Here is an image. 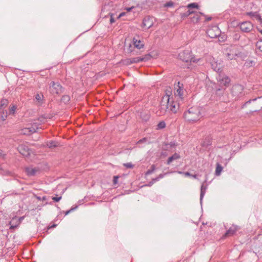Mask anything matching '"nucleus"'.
<instances>
[{"label": "nucleus", "mask_w": 262, "mask_h": 262, "mask_svg": "<svg viewBox=\"0 0 262 262\" xmlns=\"http://www.w3.org/2000/svg\"><path fill=\"white\" fill-rule=\"evenodd\" d=\"M180 107V102L175 101L173 97H170V95L166 93L163 96L161 103V108L164 111L171 112L176 113Z\"/></svg>", "instance_id": "1"}, {"label": "nucleus", "mask_w": 262, "mask_h": 262, "mask_svg": "<svg viewBox=\"0 0 262 262\" xmlns=\"http://www.w3.org/2000/svg\"><path fill=\"white\" fill-rule=\"evenodd\" d=\"M185 119L189 122H194L199 120L201 117L200 109L197 106L189 108L184 114Z\"/></svg>", "instance_id": "2"}, {"label": "nucleus", "mask_w": 262, "mask_h": 262, "mask_svg": "<svg viewBox=\"0 0 262 262\" xmlns=\"http://www.w3.org/2000/svg\"><path fill=\"white\" fill-rule=\"evenodd\" d=\"M226 88L222 86L215 85L212 98L215 100H223L224 95H226Z\"/></svg>", "instance_id": "3"}, {"label": "nucleus", "mask_w": 262, "mask_h": 262, "mask_svg": "<svg viewBox=\"0 0 262 262\" xmlns=\"http://www.w3.org/2000/svg\"><path fill=\"white\" fill-rule=\"evenodd\" d=\"M225 55L228 60L235 59L236 57H242V53L235 46L231 47L230 49L227 50Z\"/></svg>", "instance_id": "4"}, {"label": "nucleus", "mask_w": 262, "mask_h": 262, "mask_svg": "<svg viewBox=\"0 0 262 262\" xmlns=\"http://www.w3.org/2000/svg\"><path fill=\"white\" fill-rule=\"evenodd\" d=\"M206 33L210 38H215L219 37V41H221L219 38L221 34V31L217 26L209 27L207 30Z\"/></svg>", "instance_id": "5"}, {"label": "nucleus", "mask_w": 262, "mask_h": 262, "mask_svg": "<svg viewBox=\"0 0 262 262\" xmlns=\"http://www.w3.org/2000/svg\"><path fill=\"white\" fill-rule=\"evenodd\" d=\"M50 91L52 94H59L63 92V89L58 82L52 81L50 84Z\"/></svg>", "instance_id": "6"}, {"label": "nucleus", "mask_w": 262, "mask_h": 262, "mask_svg": "<svg viewBox=\"0 0 262 262\" xmlns=\"http://www.w3.org/2000/svg\"><path fill=\"white\" fill-rule=\"evenodd\" d=\"M244 87L241 84L234 85L231 89V93L233 96L235 97V99L243 96L244 94L243 93Z\"/></svg>", "instance_id": "7"}, {"label": "nucleus", "mask_w": 262, "mask_h": 262, "mask_svg": "<svg viewBox=\"0 0 262 262\" xmlns=\"http://www.w3.org/2000/svg\"><path fill=\"white\" fill-rule=\"evenodd\" d=\"M217 79L220 84L219 86H222L223 87L228 86L231 81L230 78L223 73L219 74Z\"/></svg>", "instance_id": "8"}, {"label": "nucleus", "mask_w": 262, "mask_h": 262, "mask_svg": "<svg viewBox=\"0 0 262 262\" xmlns=\"http://www.w3.org/2000/svg\"><path fill=\"white\" fill-rule=\"evenodd\" d=\"M39 124L37 122H33L31 123L30 127L24 128L22 130V133L25 135H30L31 134L35 133L37 130L39 128Z\"/></svg>", "instance_id": "9"}, {"label": "nucleus", "mask_w": 262, "mask_h": 262, "mask_svg": "<svg viewBox=\"0 0 262 262\" xmlns=\"http://www.w3.org/2000/svg\"><path fill=\"white\" fill-rule=\"evenodd\" d=\"M241 31L243 32H250L253 28L252 24L249 21H243L239 24Z\"/></svg>", "instance_id": "10"}, {"label": "nucleus", "mask_w": 262, "mask_h": 262, "mask_svg": "<svg viewBox=\"0 0 262 262\" xmlns=\"http://www.w3.org/2000/svg\"><path fill=\"white\" fill-rule=\"evenodd\" d=\"M209 60L211 68L219 74L222 73V64L220 62L216 61L214 58H210Z\"/></svg>", "instance_id": "11"}, {"label": "nucleus", "mask_w": 262, "mask_h": 262, "mask_svg": "<svg viewBox=\"0 0 262 262\" xmlns=\"http://www.w3.org/2000/svg\"><path fill=\"white\" fill-rule=\"evenodd\" d=\"M25 172L29 177H33L40 173V170L37 167L29 166L25 168Z\"/></svg>", "instance_id": "12"}, {"label": "nucleus", "mask_w": 262, "mask_h": 262, "mask_svg": "<svg viewBox=\"0 0 262 262\" xmlns=\"http://www.w3.org/2000/svg\"><path fill=\"white\" fill-rule=\"evenodd\" d=\"M179 58L180 60L186 63H188L191 59V54L188 50L184 51L179 54Z\"/></svg>", "instance_id": "13"}, {"label": "nucleus", "mask_w": 262, "mask_h": 262, "mask_svg": "<svg viewBox=\"0 0 262 262\" xmlns=\"http://www.w3.org/2000/svg\"><path fill=\"white\" fill-rule=\"evenodd\" d=\"M178 87L179 88L177 89L176 92L174 93V97L177 99H180L181 100H182L184 94L183 84H181L180 82H179Z\"/></svg>", "instance_id": "14"}, {"label": "nucleus", "mask_w": 262, "mask_h": 262, "mask_svg": "<svg viewBox=\"0 0 262 262\" xmlns=\"http://www.w3.org/2000/svg\"><path fill=\"white\" fill-rule=\"evenodd\" d=\"M19 152L24 156H28L30 155V149L28 146L26 145H20L18 147Z\"/></svg>", "instance_id": "15"}, {"label": "nucleus", "mask_w": 262, "mask_h": 262, "mask_svg": "<svg viewBox=\"0 0 262 262\" xmlns=\"http://www.w3.org/2000/svg\"><path fill=\"white\" fill-rule=\"evenodd\" d=\"M238 228L236 226L233 225L226 231L224 237H226L234 235L237 231Z\"/></svg>", "instance_id": "16"}, {"label": "nucleus", "mask_w": 262, "mask_h": 262, "mask_svg": "<svg viewBox=\"0 0 262 262\" xmlns=\"http://www.w3.org/2000/svg\"><path fill=\"white\" fill-rule=\"evenodd\" d=\"M206 182V180L205 181V182L202 184L201 187V192H200V204L202 205V201L205 195V194L206 193V190L207 189V186L205 185L204 183Z\"/></svg>", "instance_id": "17"}, {"label": "nucleus", "mask_w": 262, "mask_h": 262, "mask_svg": "<svg viewBox=\"0 0 262 262\" xmlns=\"http://www.w3.org/2000/svg\"><path fill=\"white\" fill-rule=\"evenodd\" d=\"M164 145L165 146L164 148L165 150H168L172 149L177 146L178 143L175 140H173L169 143L164 142Z\"/></svg>", "instance_id": "18"}, {"label": "nucleus", "mask_w": 262, "mask_h": 262, "mask_svg": "<svg viewBox=\"0 0 262 262\" xmlns=\"http://www.w3.org/2000/svg\"><path fill=\"white\" fill-rule=\"evenodd\" d=\"M153 25L152 21L149 18H145L143 20V27L147 29H149Z\"/></svg>", "instance_id": "19"}, {"label": "nucleus", "mask_w": 262, "mask_h": 262, "mask_svg": "<svg viewBox=\"0 0 262 262\" xmlns=\"http://www.w3.org/2000/svg\"><path fill=\"white\" fill-rule=\"evenodd\" d=\"M133 43L134 46L138 49H141L144 46V44L142 41L138 40L135 38H133Z\"/></svg>", "instance_id": "20"}, {"label": "nucleus", "mask_w": 262, "mask_h": 262, "mask_svg": "<svg viewBox=\"0 0 262 262\" xmlns=\"http://www.w3.org/2000/svg\"><path fill=\"white\" fill-rule=\"evenodd\" d=\"M200 13L201 12H195L194 13H193L194 15L190 17L191 21L193 23H197L200 20Z\"/></svg>", "instance_id": "21"}, {"label": "nucleus", "mask_w": 262, "mask_h": 262, "mask_svg": "<svg viewBox=\"0 0 262 262\" xmlns=\"http://www.w3.org/2000/svg\"><path fill=\"white\" fill-rule=\"evenodd\" d=\"M180 158V156L177 153H174L173 155L168 158L167 161V164H170L173 160H178Z\"/></svg>", "instance_id": "22"}, {"label": "nucleus", "mask_w": 262, "mask_h": 262, "mask_svg": "<svg viewBox=\"0 0 262 262\" xmlns=\"http://www.w3.org/2000/svg\"><path fill=\"white\" fill-rule=\"evenodd\" d=\"M50 117L49 115L44 114V115L39 116L38 117L37 120L41 123H43L46 121L47 119H50Z\"/></svg>", "instance_id": "23"}, {"label": "nucleus", "mask_w": 262, "mask_h": 262, "mask_svg": "<svg viewBox=\"0 0 262 262\" xmlns=\"http://www.w3.org/2000/svg\"><path fill=\"white\" fill-rule=\"evenodd\" d=\"M128 61H129V63H139L141 61H142L143 60H144V58H141L140 57H135V58H132V59H128Z\"/></svg>", "instance_id": "24"}, {"label": "nucleus", "mask_w": 262, "mask_h": 262, "mask_svg": "<svg viewBox=\"0 0 262 262\" xmlns=\"http://www.w3.org/2000/svg\"><path fill=\"white\" fill-rule=\"evenodd\" d=\"M223 167L222 165L219 164V163H216V169L215 171V174L217 176H220L222 170H223Z\"/></svg>", "instance_id": "25"}, {"label": "nucleus", "mask_w": 262, "mask_h": 262, "mask_svg": "<svg viewBox=\"0 0 262 262\" xmlns=\"http://www.w3.org/2000/svg\"><path fill=\"white\" fill-rule=\"evenodd\" d=\"M8 116V112L6 110L4 111L1 110L0 111V118L3 120L4 121L6 119Z\"/></svg>", "instance_id": "26"}, {"label": "nucleus", "mask_w": 262, "mask_h": 262, "mask_svg": "<svg viewBox=\"0 0 262 262\" xmlns=\"http://www.w3.org/2000/svg\"><path fill=\"white\" fill-rule=\"evenodd\" d=\"M255 66V62L254 61L251 60H247L244 64V66L246 68H250Z\"/></svg>", "instance_id": "27"}, {"label": "nucleus", "mask_w": 262, "mask_h": 262, "mask_svg": "<svg viewBox=\"0 0 262 262\" xmlns=\"http://www.w3.org/2000/svg\"><path fill=\"white\" fill-rule=\"evenodd\" d=\"M247 15L253 17H255L257 19H260V16L257 12H250L247 13Z\"/></svg>", "instance_id": "28"}, {"label": "nucleus", "mask_w": 262, "mask_h": 262, "mask_svg": "<svg viewBox=\"0 0 262 262\" xmlns=\"http://www.w3.org/2000/svg\"><path fill=\"white\" fill-rule=\"evenodd\" d=\"M8 103V101L7 99L2 100L0 104V111L3 110V108L7 105Z\"/></svg>", "instance_id": "29"}, {"label": "nucleus", "mask_w": 262, "mask_h": 262, "mask_svg": "<svg viewBox=\"0 0 262 262\" xmlns=\"http://www.w3.org/2000/svg\"><path fill=\"white\" fill-rule=\"evenodd\" d=\"M0 174L4 175H11L12 172L8 170H4L3 166L0 165Z\"/></svg>", "instance_id": "30"}, {"label": "nucleus", "mask_w": 262, "mask_h": 262, "mask_svg": "<svg viewBox=\"0 0 262 262\" xmlns=\"http://www.w3.org/2000/svg\"><path fill=\"white\" fill-rule=\"evenodd\" d=\"M57 143L54 141H50L47 143V146L49 148L55 147L57 146Z\"/></svg>", "instance_id": "31"}, {"label": "nucleus", "mask_w": 262, "mask_h": 262, "mask_svg": "<svg viewBox=\"0 0 262 262\" xmlns=\"http://www.w3.org/2000/svg\"><path fill=\"white\" fill-rule=\"evenodd\" d=\"M43 96L42 94H37L35 96V99L38 102H42Z\"/></svg>", "instance_id": "32"}, {"label": "nucleus", "mask_w": 262, "mask_h": 262, "mask_svg": "<svg viewBox=\"0 0 262 262\" xmlns=\"http://www.w3.org/2000/svg\"><path fill=\"white\" fill-rule=\"evenodd\" d=\"M140 117L144 121H147L148 120L149 118V116L148 114L144 113H140Z\"/></svg>", "instance_id": "33"}, {"label": "nucleus", "mask_w": 262, "mask_h": 262, "mask_svg": "<svg viewBox=\"0 0 262 262\" xmlns=\"http://www.w3.org/2000/svg\"><path fill=\"white\" fill-rule=\"evenodd\" d=\"M70 100V96L68 95H64L62 97L61 101L64 104L68 103Z\"/></svg>", "instance_id": "34"}, {"label": "nucleus", "mask_w": 262, "mask_h": 262, "mask_svg": "<svg viewBox=\"0 0 262 262\" xmlns=\"http://www.w3.org/2000/svg\"><path fill=\"white\" fill-rule=\"evenodd\" d=\"M187 8L188 9H193V8H196L197 9H198L199 8V6L197 3H190V4H188L187 6Z\"/></svg>", "instance_id": "35"}, {"label": "nucleus", "mask_w": 262, "mask_h": 262, "mask_svg": "<svg viewBox=\"0 0 262 262\" xmlns=\"http://www.w3.org/2000/svg\"><path fill=\"white\" fill-rule=\"evenodd\" d=\"M256 49L258 50L260 52H262V40H259L256 43Z\"/></svg>", "instance_id": "36"}, {"label": "nucleus", "mask_w": 262, "mask_h": 262, "mask_svg": "<svg viewBox=\"0 0 262 262\" xmlns=\"http://www.w3.org/2000/svg\"><path fill=\"white\" fill-rule=\"evenodd\" d=\"M142 143L149 144L150 142L148 141V138H143L142 139H140V140H139L137 142L138 144H142Z\"/></svg>", "instance_id": "37"}, {"label": "nucleus", "mask_w": 262, "mask_h": 262, "mask_svg": "<svg viewBox=\"0 0 262 262\" xmlns=\"http://www.w3.org/2000/svg\"><path fill=\"white\" fill-rule=\"evenodd\" d=\"M155 168H156V167H155V165H152L150 169H148L146 172L145 175L146 176L149 175V174H151L152 173H153L154 172V171L155 170Z\"/></svg>", "instance_id": "38"}, {"label": "nucleus", "mask_w": 262, "mask_h": 262, "mask_svg": "<svg viewBox=\"0 0 262 262\" xmlns=\"http://www.w3.org/2000/svg\"><path fill=\"white\" fill-rule=\"evenodd\" d=\"M211 141L209 138L205 139V140L203 142L202 145L204 147H207L209 145H211Z\"/></svg>", "instance_id": "39"}, {"label": "nucleus", "mask_w": 262, "mask_h": 262, "mask_svg": "<svg viewBox=\"0 0 262 262\" xmlns=\"http://www.w3.org/2000/svg\"><path fill=\"white\" fill-rule=\"evenodd\" d=\"M194 12L195 11L191 10L190 9H189L187 11L184 13L183 16L188 17V16L194 13Z\"/></svg>", "instance_id": "40"}, {"label": "nucleus", "mask_w": 262, "mask_h": 262, "mask_svg": "<svg viewBox=\"0 0 262 262\" xmlns=\"http://www.w3.org/2000/svg\"><path fill=\"white\" fill-rule=\"evenodd\" d=\"M165 126L166 124L165 122L161 121L158 123L157 127L158 129H162L164 128L165 127Z\"/></svg>", "instance_id": "41"}, {"label": "nucleus", "mask_w": 262, "mask_h": 262, "mask_svg": "<svg viewBox=\"0 0 262 262\" xmlns=\"http://www.w3.org/2000/svg\"><path fill=\"white\" fill-rule=\"evenodd\" d=\"M201 15L204 16L205 17V21H208L212 19V17L211 16H207L203 13H200Z\"/></svg>", "instance_id": "42"}, {"label": "nucleus", "mask_w": 262, "mask_h": 262, "mask_svg": "<svg viewBox=\"0 0 262 262\" xmlns=\"http://www.w3.org/2000/svg\"><path fill=\"white\" fill-rule=\"evenodd\" d=\"M257 99V98H254V99H250V100H249L247 101L246 102H245V103L243 104V105L242 106V107H243V108H244V107H245L247 104H250V103L251 102V101H255Z\"/></svg>", "instance_id": "43"}, {"label": "nucleus", "mask_w": 262, "mask_h": 262, "mask_svg": "<svg viewBox=\"0 0 262 262\" xmlns=\"http://www.w3.org/2000/svg\"><path fill=\"white\" fill-rule=\"evenodd\" d=\"M78 208V206H76L75 207H72L71 208L70 210L67 211L66 212H65V215H68V214H69L71 212L75 210V209H76L77 208Z\"/></svg>", "instance_id": "44"}, {"label": "nucleus", "mask_w": 262, "mask_h": 262, "mask_svg": "<svg viewBox=\"0 0 262 262\" xmlns=\"http://www.w3.org/2000/svg\"><path fill=\"white\" fill-rule=\"evenodd\" d=\"M200 60V59H198V58H195L194 57H192L191 56V59L189 60V62H194V63H196L198 62Z\"/></svg>", "instance_id": "45"}, {"label": "nucleus", "mask_w": 262, "mask_h": 262, "mask_svg": "<svg viewBox=\"0 0 262 262\" xmlns=\"http://www.w3.org/2000/svg\"><path fill=\"white\" fill-rule=\"evenodd\" d=\"M123 165L127 168H132L134 165L131 163H124Z\"/></svg>", "instance_id": "46"}, {"label": "nucleus", "mask_w": 262, "mask_h": 262, "mask_svg": "<svg viewBox=\"0 0 262 262\" xmlns=\"http://www.w3.org/2000/svg\"><path fill=\"white\" fill-rule=\"evenodd\" d=\"M16 109V106L15 105H13L10 109V113L12 114H14Z\"/></svg>", "instance_id": "47"}, {"label": "nucleus", "mask_w": 262, "mask_h": 262, "mask_svg": "<svg viewBox=\"0 0 262 262\" xmlns=\"http://www.w3.org/2000/svg\"><path fill=\"white\" fill-rule=\"evenodd\" d=\"M118 178H119V176H116L114 177V178H113V184L114 185H116L117 184Z\"/></svg>", "instance_id": "48"}, {"label": "nucleus", "mask_w": 262, "mask_h": 262, "mask_svg": "<svg viewBox=\"0 0 262 262\" xmlns=\"http://www.w3.org/2000/svg\"><path fill=\"white\" fill-rule=\"evenodd\" d=\"M61 199V196H55L53 198V200L56 202L59 201Z\"/></svg>", "instance_id": "49"}, {"label": "nucleus", "mask_w": 262, "mask_h": 262, "mask_svg": "<svg viewBox=\"0 0 262 262\" xmlns=\"http://www.w3.org/2000/svg\"><path fill=\"white\" fill-rule=\"evenodd\" d=\"M36 199L39 201H45L46 200V196H44L43 197L41 196H36Z\"/></svg>", "instance_id": "50"}, {"label": "nucleus", "mask_w": 262, "mask_h": 262, "mask_svg": "<svg viewBox=\"0 0 262 262\" xmlns=\"http://www.w3.org/2000/svg\"><path fill=\"white\" fill-rule=\"evenodd\" d=\"M179 173H184L186 176H191V174L189 172H182L181 171H178Z\"/></svg>", "instance_id": "51"}, {"label": "nucleus", "mask_w": 262, "mask_h": 262, "mask_svg": "<svg viewBox=\"0 0 262 262\" xmlns=\"http://www.w3.org/2000/svg\"><path fill=\"white\" fill-rule=\"evenodd\" d=\"M173 5V3L172 2H168L165 4V6L167 7H171Z\"/></svg>", "instance_id": "52"}, {"label": "nucleus", "mask_w": 262, "mask_h": 262, "mask_svg": "<svg viewBox=\"0 0 262 262\" xmlns=\"http://www.w3.org/2000/svg\"><path fill=\"white\" fill-rule=\"evenodd\" d=\"M153 184H154L153 182H152L151 181L148 184H145L144 186H147V187H151Z\"/></svg>", "instance_id": "53"}, {"label": "nucleus", "mask_w": 262, "mask_h": 262, "mask_svg": "<svg viewBox=\"0 0 262 262\" xmlns=\"http://www.w3.org/2000/svg\"><path fill=\"white\" fill-rule=\"evenodd\" d=\"M165 174H166V173H164V174L161 173V174H159V176H158L157 177H158V179L160 180L161 179L163 178Z\"/></svg>", "instance_id": "54"}, {"label": "nucleus", "mask_w": 262, "mask_h": 262, "mask_svg": "<svg viewBox=\"0 0 262 262\" xmlns=\"http://www.w3.org/2000/svg\"><path fill=\"white\" fill-rule=\"evenodd\" d=\"M159 181V180L158 179V177H156L155 178H154L152 179L151 181L153 182V183L154 184L155 182H157Z\"/></svg>", "instance_id": "55"}, {"label": "nucleus", "mask_w": 262, "mask_h": 262, "mask_svg": "<svg viewBox=\"0 0 262 262\" xmlns=\"http://www.w3.org/2000/svg\"><path fill=\"white\" fill-rule=\"evenodd\" d=\"M110 21L111 24H113L115 22V19L113 17L112 15L111 16Z\"/></svg>", "instance_id": "56"}, {"label": "nucleus", "mask_w": 262, "mask_h": 262, "mask_svg": "<svg viewBox=\"0 0 262 262\" xmlns=\"http://www.w3.org/2000/svg\"><path fill=\"white\" fill-rule=\"evenodd\" d=\"M125 14V12H122L117 17L118 18H120L121 17L124 16Z\"/></svg>", "instance_id": "57"}, {"label": "nucleus", "mask_w": 262, "mask_h": 262, "mask_svg": "<svg viewBox=\"0 0 262 262\" xmlns=\"http://www.w3.org/2000/svg\"><path fill=\"white\" fill-rule=\"evenodd\" d=\"M133 8V7L126 8V10H127V12H129L131 10H132Z\"/></svg>", "instance_id": "58"}, {"label": "nucleus", "mask_w": 262, "mask_h": 262, "mask_svg": "<svg viewBox=\"0 0 262 262\" xmlns=\"http://www.w3.org/2000/svg\"><path fill=\"white\" fill-rule=\"evenodd\" d=\"M17 226H13V225H11V227H10V228L11 229H14Z\"/></svg>", "instance_id": "59"}, {"label": "nucleus", "mask_w": 262, "mask_h": 262, "mask_svg": "<svg viewBox=\"0 0 262 262\" xmlns=\"http://www.w3.org/2000/svg\"><path fill=\"white\" fill-rule=\"evenodd\" d=\"M191 176L194 178H196V175L194 174V175H192L191 174Z\"/></svg>", "instance_id": "60"}, {"label": "nucleus", "mask_w": 262, "mask_h": 262, "mask_svg": "<svg viewBox=\"0 0 262 262\" xmlns=\"http://www.w3.org/2000/svg\"><path fill=\"white\" fill-rule=\"evenodd\" d=\"M56 226V225L54 224L51 227H55Z\"/></svg>", "instance_id": "61"}, {"label": "nucleus", "mask_w": 262, "mask_h": 262, "mask_svg": "<svg viewBox=\"0 0 262 262\" xmlns=\"http://www.w3.org/2000/svg\"><path fill=\"white\" fill-rule=\"evenodd\" d=\"M260 32L262 34V30H260Z\"/></svg>", "instance_id": "62"}, {"label": "nucleus", "mask_w": 262, "mask_h": 262, "mask_svg": "<svg viewBox=\"0 0 262 262\" xmlns=\"http://www.w3.org/2000/svg\"><path fill=\"white\" fill-rule=\"evenodd\" d=\"M0 155H1V156H2V155H1V153H0Z\"/></svg>", "instance_id": "63"}, {"label": "nucleus", "mask_w": 262, "mask_h": 262, "mask_svg": "<svg viewBox=\"0 0 262 262\" xmlns=\"http://www.w3.org/2000/svg\"><path fill=\"white\" fill-rule=\"evenodd\" d=\"M261 140H262V139H261ZM261 143H262V141H261Z\"/></svg>", "instance_id": "64"}]
</instances>
